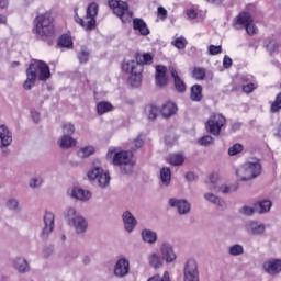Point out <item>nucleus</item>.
<instances>
[{"mask_svg": "<svg viewBox=\"0 0 281 281\" xmlns=\"http://www.w3.org/2000/svg\"><path fill=\"white\" fill-rule=\"evenodd\" d=\"M52 78V70L49 65L43 60L35 59L26 69V80L23 83V88L30 91L36 85V80L41 82H47Z\"/></svg>", "mask_w": 281, "mask_h": 281, "instance_id": "nucleus-1", "label": "nucleus"}, {"mask_svg": "<svg viewBox=\"0 0 281 281\" xmlns=\"http://www.w3.org/2000/svg\"><path fill=\"white\" fill-rule=\"evenodd\" d=\"M33 34L40 41L52 43L56 38L54 19L47 13L37 15L33 21Z\"/></svg>", "mask_w": 281, "mask_h": 281, "instance_id": "nucleus-2", "label": "nucleus"}, {"mask_svg": "<svg viewBox=\"0 0 281 281\" xmlns=\"http://www.w3.org/2000/svg\"><path fill=\"white\" fill-rule=\"evenodd\" d=\"M106 158L112 161L113 166H120L124 175L133 172V166H135L133 151L120 150L113 147L108 150Z\"/></svg>", "mask_w": 281, "mask_h": 281, "instance_id": "nucleus-3", "label": "nucleus"}, {"mask_svg": "<svg viewBox=\"0 0 281 281\" xmlns=\"http://www.w3.org/2000/svg\"><path fill=\"white\" fill-rule=\"evenodd\" d=\"M75 21L81 27L85 29L86 32H93L95 30L98 12H100V5L97 2H92L88 5L85 18H80L78 15V8L75 10Z\"/></svg>", "mask_w": 281, "mask_h": 281, "instance_id": "nucleus-4", "label": "nucleus"}, {"mask_svg": "<svg viewBox=\"0 0 281 281\" xmlns=\"http://www.w3.org/2000/svg\"><path fill=\"white\" fill-rule=\"evenodd\" d=\"M262 172V165H260V160L252 159L246 164H244L237 171L236 175L240 181H251V179H256L260 177Z\"/></svg>", "mask_w": 281, "mask_h": 281, "instance_id": "nucleus-5", "label": "nucleus"}, {"mask_svg": "<svg viewBox=\"0 0 281 281\" xmlns=\"http://www.w3.org/2000/svg\"><path fill=\"white\" fill-rule=\"evenodd\" d=\"M122 71L131 74L128 78L131 87H139L142 85V71H144L142 64L136 60L125 61L122 64Z\"/></svg>", "mask_w": 281, "mask_h": 281, "instance_id": "nucleus-6", "label": "nucleus"}, {"mask_svg": "<svg viewBox=\"0 0 281 281\" xmlns=\"http://www.w3.org/2000/svg\"><path fill=\"white\" fill-rule=\"evenodd\" d=\"M225 124H227V119L223 114L213 113L205 122L206 133H210L214 137H218L221 131L225 128Z\"/></svg>", "mask_w": 281, "mask_h": 281, "instance_id": "nucleus-7", "label": "nucleus"}, {"mask_svg": "<svg viewBox=\"0 0 281 281\" xmlns=\"http://www.w3.org/2000/svg\"><path fill=\"white\" fill-rule=\"evenodd\" d=\"M235 30H243L245 27L247 34L249 36H254V34H258V27L254 25V20L251 19V14L244 12L239 13L234 22Z\"/></svg>", "mask_w": 281, "mask_h": 281, "instance_id": "nucleus-8", "label": "nucleus"}, {"mask_svg": "<svg viewBox=\"0 0 281 281\" xmlns=\"http://www.w3.org/2000/svg\"><path fill=\"white\" fill-rule=\"evenodd\" d=\"M108 5L111 8V10H113V13L119 16L123 23H126V21L133 16V13L128 11V3L124 1L109 0Z\"/></svg>", "mask_w": 281, "mask_h": 281, "instance_id": "nucleus-9", "label": "nucleus"}, {"mask_svg": "<svg viewBox=\"0 0 281 281\" xmlns=\"http://www.w3.org/2000/svg\"><path fill=\"white\" fill-rule=\"evenodd\" d=\"M90 181H98L100 188H106L111 183V176L100 167H94L88 171Z\"/></svg>", "mask_w": 281, "mask_h": 281, "instance_id": "nucleus-10", "label": "nucleus"}, {"mask_svg": "<svg viewBox=\"0 0 281 281\" xmlns=\"http://www.w3.org/2000/svg\"><path fill=\"white\" fill-rule=\"evenodd\" d=\"M183 281H199V265L194 259H188L183 268Z\"/></svg>", "mask_w": 281, "mask_h": 281, "instance_id": "nucleus-11", "label": "nucleus"}, {"mask_svg": "<svg viewBox=\"0 0 281 281\" xmlns=\"http://www.w3.org/2000/svg\"><path fill=\"white\" fill-rule=\"evenodd\" d=\"M131 271V261L126 257H121L114 265L113 273L115 278H126Z\"/></svg>", "mask_w": 281, "mask_h": 281, "instance_id": "nucleus-12", "label": "nucleus"}, {"mask_svg": "<svg viewBox=\"0 0 281 281\" xmlns=\"http://www.w3.org/2000/svg\"><path fill=\"white\" fill-rule=\"evenodd\" d=\"M56 216L52 212H46L44 215V227L41 233V237L45 240L49 238V234L54 232Z\"/></svg>", "mask_w": 281, "mask_h": 281, "instance_id": "nucleus-13", "label": "nucleus"}, {"mask_svg": "<svg viewBox=\"0 0 281 281\" xmlns=\"http://www.w3.org/2000/svg\"><path fill=\"white\" fill-rule=\"evenodd\" d=\"M160 254L162 257V260L167 262V265H170L177 260V254L175 252V248L172 247V244L168 241H164L160 245Z\"/></svg>", "mask_w": 281, "mask_h": 281, "instance_id": "nucleus-14", "label": "nucleus"}, {"mask_svg": "<svg viewBox=\"0 0 281 281\" xmlns=\"http://www.w3.org/2000/svg\"><path fill=\"white\" fill-rule=\"evenodd\" d=\"M170 207H176L180 215L190 214L191 205L187 200H179L177 198L169 199Z\"/></svg>", "mask_w": 281, "mask_h": 281, "instance_id": "nucleus-15", "label": "nucleus"}, {"mask_svg": "<svg viewBox=\"0 0 281 281\" xmlns=\"http://www.w3.org/2000/svg\"><path fill=\"white\" fill-rule=\"evenodd\" d=\"M262 269L269 276H278L281 272V259H270L262 263Z\"/></svg>", "mask_w": 281, "mask_h": 281, "instance_id": "nucleus-16", "label": "nucleus"}, {"mask_svg": "<svg viewBox=\"0 0 281 281\" xmlns=\"http://www.w3.org/2000/svg\"><path fill=\"white\" fill-rule=\"evenodd\" d=\"M168 71L170 74V76L173 78V85L176 88V91H178V93H186V81H183V79H181V77H179V72L177 71V68H175V66H169Z\"/></svg>", "mask_w": 281, "mask_h": 281, "instance_id": "nucleus-17", "label": "nucleus"}, {"mask_svg": "<svg viewBox=\"0 0 281 281\" xmlns=\"http://www.w3.org/2000/svg\"><path fill=\"white\" fill-rule=\"evenodd\" d=\"M68 194L71 199H76V201H89L91 199V192L80 187H72L68 190Z\"/></svg>", "mask_w": 281, "mask_h": 281, "instance_id": "nucleus-18", "label": "nucleus"}, {"mask_svg": "<svg viewBox=\"0 0 281 281\" xmlns=\"http://www.w3.org/2000/svg\"><path fill=\"white\" fill-rule=\"evenodd\" d=\"M265 229H267L265 224L259 223L257 221L248 222L245 225V231L247 232V234H251L252 236H262Z\"/></svg>", "mask_w": 281, "mask_h": 281, "instance_id": "nucleus-19", "label": "nucleus"}, {"mask_svg": "<svg viewBox=\"0 0 281 281\" xmlns=\"http://www.w3.org/2000/svg\"><path fill=\"white\" fill-rule=\"evenodd\" d=\"M12 144V132L7 125H0V148H8Z\"/></svg>", "mask_w": 281, "mask_h": 281, "instance_id": "nucleus-20", "label": "nucleus"}, {"mask_svg": "<svg viewBox=\"0 0 281 281\" xmlns=\"http://www.w3.org/2000/svg\"><path fill=\"white\" fill-rule=\"evenodd\" d=\"M122 218H123L125 231H127V233L131 234V232H133V229L137 227V220L128 211H125L123 213Z\"/></svg>", "mask_w": 281, "mask_h": 281, "instance_id": "nucleus-21", "label": "nucleus"}, {"mask_svg": "<svg viewBox=\"0 0 281 281\" xmlns=\"http://www.w3.org/2000/svg\"><path fill=\"white\" fill-rule=\"evenodd\" d=\"M168 68L166 66H156V85L157 87H166L168 85V77L166 76Z\"/></svg>", "mask_w": 281, "mask_h": 281, "instance_id": "nucleus-22", "label": "nucleus"}, {"mask_svg": "<svg viewBox=\"0 0 281 281\" xmlns=\"http://www.w3.org/2000/svg\"><path fill=\"white\" fill-rule=\"evenodd\" d=\"M133 30L139 32L140 36H148L150 34V29L144 19L135 18L133 20Z\"/></svg>", "mask_w": 281, "mask_h": 281, "instance_id": "nucleus-23", "label": "nucleus"}, {"mask_svg": "<svg viewBox=\"0 0 281 281\" xmlns=\"http://www.w3.org/2000/svg\"><path fill=\"white\" fill-rule=\"evenodd\" d=\"M69 225L75 227L77 234H85V232H87V227H89L87 220L80 215L76 216Z\"/></svg>", "mask_w": 281, "mask_h": 281, "instance_id": "nucleus-24", "label": "nucleus"}, {"mask_svg": "<svg viewBox=\"0 0 281 281\" xmlns=\"http://www.w3.org/2000/svg\"><path fill=\"white\" fill-rule=\"evenodd\" d=\"M178 111L177 104L172 101L166 102L160 112L164 117H172Z\"/></svg>", "mask_w": 281, "mask_h": 281, "instance_id": "nucleus-25", "label": "nucleus"}, {"mask_svg": "<svg viewBox=\"0 0 281 281\" xmlns=\"http://www.w3.org/2000/svg\"><path fill=\"white\" fill-rule=\"evenodd\" d=\"M142 239L147 245H155L157 243V232L145 228L140 233Z\"/></svg>", "mask_w": 281, "mask_h": 281, "instance_id": "nucleus-26", "label": "nucleus"}, {"mask_svg": "<svg viewBox=\"0 0 281 281\" xmlns=\"http://www.w3.org/2000/svg\"><path fill=\"white\" fill-rule=\"evenodd\" d=\"M190 100L192 102H201L203 100V86L195 83L191 87Z\"/></svg>", "mask_w": 281, "mask_h": 281, "instance_id": "nucleus-27", "label": "nucleus"}, {"mask_svg": "<svg viewBox=\"0 0 281 281\" xmlns=\"http://www.w3.org/2000/svg\"><path fill=\"white\" fill-rule=\"evenodd\" d=\"M148 262L154 269H161V267H164V257L157 252H154L149 255Z\"/></svg>", "mask_w": 281, "mask_h": 281, "instance_id": "nucleus-28", "label": "nucleus"}, {"mask_svg": "<svg viewBox=\"0 0 281 281\" xmlns=\"http://www.w3.org/2000/svg\"><path fill=\"white\" fill-rule=\"evenodd\" d=\"M172 179V171L168 167H164L160 169V181L162 186H170V181Z\"/></svg>", "mask_w": 281, "mask_h": 281, "instance_id": "nucleus-29", "label": "nucleus"}, {"mask_svg": "<svg viewBox=\"0 0 281 281\" xmlns=\"http://www.w3.org/2000/svg\"><path fill=\"white\" fill-rule=\"evenodd\" d=\"M113 111V104L109 101H101L97 104V113L98 115H104V113H110Z\"/></svg>", "mask_w": 281, "mask_h": 281, "instance_id": "nucleus-30", "label": "nucleus"}, {"mask_svg": "<svg viewBox=\"0 0 281 281\" xmlns=\"http://www.w3.org/2000/svg\"><path fill=\"white\" fill-rule=\"evenodd\" d=\"M218 180H220L218 173H211L209 176V181H206V186L209 190H211L212 192H216L218 190Z\"/></svg>", "mask_w": 281, "mask_h": 281, "instance_id": "nucleus-31", "label": "nucleus"}, {"mask_svg": "<svg viewBox=\"0 0 281 281\" xmlns=\"http://www.w3.org/2000/svg\"><path fill=\"white\" fill-rule=\"evenodd\" d=\"M58 144L60 148H72V146H76L77 142L71 136L63 135Z\"/></svg>", "mask_w": 281, "mask_h": 281, "instance_id": "nucleus-32", "label": "nucleus"}, {"mask_svg": "<svg viewBox=\"0 0 281 281\" xmlns=\"http://www.w3.org/2000/svg\"><path fill=\"white\" fill-rule=\"evenodd\" d=\"M205 201H209V203H213V205H216L217 207H224L225 201H223L221 198L216 196L213 193H204Z\"/></svg>", "mask_w": 281, "mask_h": 281, "instance_id": "nucleus-33", "label": "nucleus"}, {"mask_svg": "<svg viewBox=\"0 0 281 281\" xmlns=\"http://www.w3.org/2000/svg\"><path fill=\"white\" fill-rule=\"evenodd\" d=\"M168 161L171 166H183L186 156H183V154H171Z\"/></svg>", "mask_w": 281, "mask_h": 281, "instance_id": "nucleus-34", "label": "nucleus"}, {"mask_svg": "<svg viewBox=\"0 0 281 281\" xmlns=\"http://www.w3.org/2000/svg\"><path fill=\"white\" fill-rule=\"evenodd\" d=\"M273 204L270 200H262L256 204V210L259 212V214H267L271 210V206Z\"/></svg>", "mask_w": 281, "mask_h": 281, "instance_id": "nucleus-35", "label": "nucleus"}, {"mask_svg": "<svg viewBox=\"0 0 281 281\" xmlns=\"http://www.w3.org/2000/svg\"><path fill=\"white\" fill-rule=\"evenodd\" d=\"M14 267L18 269L20 273H25L30 269V265L27 263V260L19 257L14 261Z\"/></svg>", "mask_w": 281, "mask_h": 281, "instance_id": "nucleus-36", "label": "nucleus"}, {"mask_svg": "<svg viewBox=\"0 0 281 281\" xmlns=\"http://www.w3.org/2000/svg\"><path fill=\"white\" fill-rule=\"evenodd\" d=\"M93 153H95V147L88 145V146L81 147L78 150V157H81V159H87V157H91Z\"/></svg>", "mask_w": 281, "mask_h": 281, "instance_id": "nucleus-37", "label": "nucleus"}, {"mask_svg": "<svg viewBox=\"0 0 281 281\" xmlns=\"http://www.w3.org/2000/svg\"><path fill=\"white\" fill-rule=\"evenodd\" d=\"M207 74V70H205V68L203 67H194L192 70V76L194 78V80H205V76Z\"/></svg>", "mask_w": 281, "mask_h": 281, "instance_id": "nucleus-38", "label": "nucleus"}, {"mask_svg": "<svg viewBox=\"0 0 281 281\" xmlns=\"http://www.w3.org/2000/svg\"><path fill=\"white\" fill-rule=\"evenodd\" d=\"M59 47H67L68 49L74 47V41L71 40V36L64 34L58 40Z\"/></svg>", "mask_w": 281, "mask_h": 281, "instance_id": "nucleus-39", "label": "nucleus"}, {"mask_svg": "<svg viewBox=\"0 0 281 281\" xmlns=\"http://www.w3.org/2000/svg\"><path fill=\"white\" fill-rule=\"evenodd\" d=\"M229 256H243L245 254V248L243 245L235 244L228 248Z\"/></svg>", "mask_w": 281, "mask_h": 281, "instance_id": "nucleus-40", "label": "nucleus"}, {"mask_svg": "<svg viewBox=\"0 0 281 281\" xmlns=\"http://www.w3.org/2000/svg\"><path fill=\"white\" fill-rule=\"evenodd\" d=\"M236 190H238V183L217 187V190L215 192H222V194H229V192H236Z\"/></svg>", "mask_w": 281, "mask_h": 281, "instance_id": "nucleus-41", "label": "nucleus"}, {"mask_svg": "<svg viewBox=\"0 0 281 281\" xmlns=\"http://www.w3.org/2000/svg\"><path fill=\"white\" fill-rule=\"evenodd\" d=\"M76 216H79V215L76 212L75 207H68L64 212V218H66V221H68L69 224L74 222V218H76Z\"/></svg>", "mask_w": 281, "mask_h": 281, "instance_id": "nucleus-42", "label": "nucleus"}, {"mask_svg": "<svg viewBox=\"0 0 281 281\" xmlns=\"http://www.w3.org/2000/svg\"><path fill=\"white\" fill-rule=\"evenodd\" d=\"M281 110V92L276 95L274 101L271 103V113H278Z\"/></svg>", "mask_w": 281, "mask_h": 281, "instance_id": "nucleus-43", "label": "nucleus"}, {"mask_svg": "<svg viewBox=\"0 0 281 281\" xmlns=\"http://www.w3.org/2000/svg\"><path fill=\"white\" fill-rule=\"evenodd\" d=\"M171 45L176 47L177 49H186V45H188V41L186 37L180 36L171 42Z\"/></svg>", "mask_w": 281, "mask_h": 281, "instance_id": "nucleus-44", "label": "nucleus"}, {"mask_svg": "<svg viewBox=\"0 0 281 281\" xmlns=\"http://www.w3.org/2000/svg\"><path fill=\"white\" fill-rule=\"evenodd\" d=\"M128 146L132 150H139V148L144 146V138H142V136H138L134 140L130 142Z\"/></svg>", "mask_w": 281, "mask_h": 281, "instance_id": "nucleus-45", "label": "nucleus"}, {"mask_svg": "<svg viewBox=\"0 0 281 281\" xmlns=\"http://www.w3.org/2000/svg\"><path fill=\"white\" fill-rule=\"evenodd\" d=\"M145 111L148 114L149 120H156L157 114L159 113V108H157V105H148Z\"/></svg>", "mask_w": 281, "mask_h": 281, "instance_id": "nucleus-46", "label": "nucleus"}, {"mask_svg": "<svg viewBox=\"0 0 281 281\" xmlns=\"http://www.w3.org/2000/svg\"><path fill=\"white\" fill-rule=\"evenodd\" d=\"M244 148L245 147L243 146V144H234L232 147L228 148L229 157H235V155L243 153Z\"/></svg>", "mask_w": 281, "mask_h": 281, "instance_id": "nucleus-47", "label": "nucleus"}, {"mask_svg": "<svg viewBox=\"0 0 281 281\" xmlns=\"http://www.w3.org/2000/svg\"><path fill=\"white\" fill-rule=\"evenodd\" d=\"M76 133V127L71 123H64L63 124V135L70 136Z\"/></svg>", "mask_w": 281, "mask_h": 281, "instance_id": "nucleus-48", "label": "nucleus"}, {"mask_svg": "<svg viewBox=\"0 0 281 281\" xmlns=\"http://www.w3.org/2000/svg\"><path fill=\"white\" fill-rule=\"evenodd\" d=\"M278 47H280V45L277 41H270L268 44H266V48L268 52H270L271 56H273V54H278Z\"/></svg>", "mask_w": 281, "mask_h": 281, "instance_id": "nucleus-49", "label": "nucleus"}, {"mask_svg": "<svg viewBox=\"0 0 281 281\" xmlns=\"http://www.w3.org/2000/svg\"><path fill=\"white\" fill-rule=\"evenodd\" d=\"M199 144L200 146H210V144H214V137H212V135L202 136L199 139Z\"/></svg>", "mask_w": 281, "mask_h": 281, "instance_id": "nucleus-50", "label": "nucleus"}, {"mask_svg": "<svg viewBox=\"0 0 281 281\" xmlns=\"http://www.w3.org/2000/svg\"><path fill=\"white\" fill-rule=\"evenodd\" d=\"M7 207L13 210L14 212L19 211V200L11 198L7 201Z\"/></svg>", "mask_w": 281, "mask_h": 281, "instance_id": "nucleus-51", "label": "nucleus"}, {"mask_svg": "<svg viewBox=\"0 0 281 281\" xmlns=\"http://www.w3.org/2000/svg\"><path fill=\"white\" fill-rule=\"evenodd\" d=\"M257 88H258V85H256L254 81H251V82L243 86V91H244V93H254V91H256Z\"/></svg>", "mask_w": 281, "mask_h": 281, "instance_id": "nucleus-52", "label": "nucleus"}, {"mask_svg": "<svg viewBox=\"0 0 281 281\" xmlns=\"http://www.w3.org/2000/svg\"><path fill=\"white\" fill-rule=\"evenodd\" d=\"M78 60L81 65H85V63L89 61V52L81 50L78 53Z\"/></svg>", "mask_w": 281, "mask_h": 281, "instance_id": "nucleus-53", "label": "nucleus"}, {"mask_svg": "<svg viewBox=\"0 0 281 281\" xmlns=\"http://www.w3.org/2000/svg\"><path fill=\"white\" fill-rule=\"evenodd\" d=\"M157 16L160 19V21H166V19H168V10H166L164 7H158Z\"/></svg>", "mask_w": 281, "mask_h": 281, "instance_id": "nucleus-54", "label": "nucleus"}, {"mask_svg": "<svg viewBox=\"0 0 281 281\" xmlns=\"http://www.w3.org/2000/svg\"><path fill=\"white\" fill-rule=\"evenodd\" d=\"M223 52V48L221 47V45L216 46V45H210L209 46V54L211 56H217V54H221Z\"/></svg>", "mask_w": 281, "mask_h": 281, "instance_id": "nucleus-55", "label": "nucleus"}, {"mask_svg": "<svg viewBox=\"0 0 281 281\" xmlns=\"http://www.w3.org/2000/svg\"><path fill=\"white\" fill-rule=\"evenodd\" d=\"M43 183L42 177H33L30 181V188H38Z\"/></svg>", "mask_w": 281, "mask_h": 281, "instance_id": "nucleus-56", "label": "nucleus"}, {"mask_svg": "<svg viewBox=\"0 0 281 281\" xmlns=\"http://www.w3.org/2000/svg\"><path fill=\"white\" fill-rule=\"evenodd\" d=\"M143 64L151 65L153 64V55L148 54V53L143 54Z\"/></svg>", "mask_w": 281, "mask_h": 281, "instance_id": "nucleus-57", "label": "nucleus"}, {"mask_svg": "<svg viewBox=\"0 0 281 281\" xmlns=\"http://www.w3.org/2000/svg\"><path fill=\"white\" fill-rule=\"evenodd\" d=\"M241 214H245V216H251V214H254V207L251 206H244L240 210Z\"/></svg>", "mask_w": 281, "mask_h": 281, "instance_id": "nucleus-58", "label": "nucleus"}, {"mask_svg": "<svg viewBox=\"0 0 281 281\" xmlns=\"http://www.w3.org/2000/svg\"><path fill=\"white\" fill-rule=\"evenodd\" d=\"M232 59L229 56L225 55L224 59H223V67L224 69H229V67H232Z\"/></svg>", "mask_w": 281, "mask_h": 281, "instance_id": "nucleus-59", "label": "nucleus"}, {"mask_svg": "<svg viewBox=\"0 0 281 281\" xmlns=\"http://www.w3.org/2000/svg\"><path fill=\"white\" fill-rule=\"evenodd\" d=\"M31 115H32V120H33V122H35V124L41 121V114L38 112L32 111Z\"/></svg>", "mask_w": 281, "mask_h": 281, "instance_id": "nucleus-60", "label": "nucleus"}, {"mask_svg": "<svg viewBox=\"0 0 281 281\" xmlns=\"http://www.w3.org/2000/svg\"><path fill=\"white\" fill-rule=\"evenodd\" d=\"M187 16H189L190 19H196L198 16L196 11L194 9H188Z\"/></svg>", "mask_w": 281, "mask_h": 281, "instance_id": "nucleus-61", "label": "nucleus"}, {"mask_svg": "<svg viewBox=\"0 0 281 281\" xmlns=\"http://www.w3.org/2000/svg\"><path fill=\"white\" fill-rule=\"evenodd\" d=\"M241 82H254V76L251 75H243Z\"/></svg>", "mask_w": 281, "mask_h": 281, "instance_id": "nucleus-62", "label": "nucleus"}, {"mask_svg": "<svg viewBox=\"0 0 281 281\" xmlns=\"http://www.w3.org/2000/svg\"><path fill=\"white\" fill-rule=\"evenodd\" d=\"M186 179L187 181H194V179H196V176L194 175V172H188L186 175Z\"/></svg>", "mask_w": 281, "mask_h": 281, "instance_id": "nucleus-63", "label": "nucleus"}, {"mask_svg": "<svg viewBox=\"0 0 281 281\" xmlns=\"http://www.w3.org/2000/svg\"><path fill=\"white\" fill-rule=\"evenodd\" d=\"M10 2L8 0H0V10H5Z\"/></svg>", "mask_w": 281, "mask_h": 281, "instance_id": "nucleus-64", "label": "nucleus"}]
</instances>
